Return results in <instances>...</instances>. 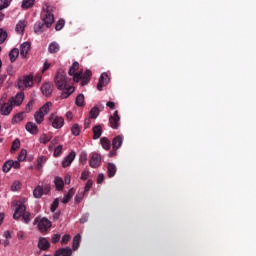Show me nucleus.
I'll return each instance as SVG.
<instances>
[{"label":"nucleus","mask_w":256,"mask_h":256,"mask_svg":"<svg viewBox=\"0 0 256 256\" xmlns=\"http://www.w3.org/2000/svg\"><path fill=\"white\" fill-rule=\"evenodd\" d=\"M42 22H36L34 25L35 33H43L46 29H49L55 22V16L53 15V7L45 5L41 13Z\"/></svg>","instance_id":"nucleus-1"},{"label":"nucleus","mask_w":256,"mask_h":256,"mask_svg":"<svg viewBox=\"0 0 256 256\" xmlns=\"http://www.w3.org/2000/svg\"><path fill=\"white\" fill-rule=\"evenodd\" d=\"M69 81L71 80L67 78V73H65L63 69L57 71L55 76V85L59 91H63V89L71 87V85H69Z\"/></svg>","instance_id":"nucleus-2"},{"label":"nucleus","mask_w":256,"mask_h":256,"mask_svg":"<svg viewBox=\"0 0 256 256\" xmlns=\"http://www.w3.org/2000/svg\"><path fill=\"white\" fill-rule=\"evenodd\" d=\"M17 87L20 91H25V89L33 87V74L20 77L17 82Z\"/></svg>","instance_id":"nucleus-3"},{"label":"nucleus","mask_w":256,"mask_h":256,"mask_svg":"<svg viewBox=\"0 0 256 256\" xmlns=\"http://www.w3.org/2000/svg\"><path fill=\"white\" fill-rule=\"evenodd\" d=\"M48 121L54 129H61V127L65 125V119L55 114H51L48 118Z\"/></svg>","instance_id":"nucleus-4"},{"label":"nucleus","mask_w":256,"mask_h":256,"mask_svg":"<svg viewBox=\"0 0 256 256\" xmlns=\"http://www.w3.org/2000/svg\"><path fill=\"white\" fill-rule=\"evenodd\" d=\"M26 212H27V208L25 207V204L21 201H17L15 204L13 219H15L16 221H19V219H21V216Z\"/></svg>","instance_id":"nucleus-5"},{"label":"nucleus","mask_w":256,"mask_h":256,"mask_svg":"<svg viewBox=\"0 0 256 256\" xmlns=\"http://www.w3.org/2000/svg\"><path fill=\"white\" fill-rule=\"evenodd\" d=\"M51 221H49V219L47 218H42L39 222H38V230L40 231V233H47V231H49V229H51Z\"/></svg>","instance_id":"nucleus-6"},{"label":"nucleus","mask_w":256,"mask_h":256,"mask_svg":"<svg viewBox=\"0 0 256 256\" xmlns=\"http://www.w3.org/2000/svg\"><path fill=\"white\" fill-rule=\"evenodd\" d=\"M119 121H121V117L119 116V111H115L113 115L109 117L110 127L112 129H119Z\"/></svg>","instance_id":"nucleus-7"},{"label":"nucleus","mask_w":256,"mask_h":256,"mask_svg":"<svg viewBox=\"0 0 256 256\" xmlns=\"http://www.w3.org/2000/svg\"><path fill=\"white\" fill-rule=\"evenodd\" d=\"M24 100H25V93L19 92L18 94H16L15 97H12L10 101V105L12 107H19V105H22Z\"/></svg>","instance_id":"nucleus-8"},{"label":"nucleus","mask_w":256,"mask_h":256,"mask_svg":"<svg viewBox=\"0 0 256 256\" xmlns=\"http://www.w3.org/2000/svg\"><path fill=\"white\" fill-rule=\"evenodd\" d=\"M108 83H109V75L104 72L101 74L97 84L98 91H103V87H105V85H107Z\"/></svg>","instance_id":"nucleus-9"},{"label":"nucleus","mask_w":256,"mask_h":256,"mask_svg":"<svg viewBox=\"0 0 256 256\" xmlns=\"http://www.w3.org/2000/svg\"><path fill=\"white\" fill-rule=\"evenodd\" d=\"M89 164H90V167H92L93 169H97V167H101V155L97 153L92 154Z\"/></svg>","instance_id":"nucleus-10"},{"label":"nucleus","mask_w":256,"mask_h":256,"mask_svg":"<svg viewBox=\"0 0 256 256\" xmlns=\"http://www.w3.org/2000/svg\"><path fill=\"white\" fill-rule=\"evenodd\" d=\"M29 51H31V43L30 42H24L20 45V55H21L22 59L27 58Z\"/></svg>","instance_id":"nucleus-11"},{"label":"nucleus","mask_w":256,"mask_h":256,"mask_svg":"<svg viewBox=\"0 0 256 256\" xmlns=\"http://www.w3.org/2000/svg\"><path fill=\"white\" fill-rule=\"evenodd\" d=\"M51 247V243H49V240L45 237H40L38 240V248L40 251H47Z\"/></svg>","instance_id":"nucleus-12"},{"label":"nucleus","mask_w":256,"mask_h":256,"mask_svg":"<svg viewBox=\"0 0 256 256\" xmlns=\"http://www.w3.org/2000/svg\"><path fill=\"white\" fill-rule=\"evenodd\" d=\"M75 157H76L75 151L70 152L69 155H67L62 161V167L65 169L66 167L71 166V163L75 161Z\"/></svg>","instance_id":"nucleus-13"},{"label":"nucleus","mask_w":256,"mask_h":256,"mask_svg":"<svg viewBox=\"0 0 256 256\" xmlns=\"http://www.w3.org/2000/svg\"><path fill=\"white\" fill-rule=\"evenodd\" d=\"M91 77H93V73L91 72V70H86L84 74H82V87H85V85L89 84V82L91 81Z\"/></svg>","instance_id":"nucleus-14"},{"label":"nucleus","mask_w":256,"mask_h":256,"mask_svg":"<svg viewBox=\"0 0 256 256\" xmlns=\"http://www.w3.org/2000/svg\"><path fill=\"white\" fill-rule=\"evenodd\" d=\"M11 111H13V106L11 104L4 103L0 107V114L7 116L11 115Z\"/></svg>","instance_id":"nucleus-15"},{"label":"nucleus","mask_w":256,"mask_h":256,"mask_svg":"<svg viewBox=\"0 0 256 256\" xmlns=\"http://www.w3.org/2000/svg\"><path fill=\"white\" fill-rule=\"evenodd\" d=\"M41 91L45 97H49L53 93V85L51 83H44L41 86Z\"/></svg>","instance_id":"nucleus-16"},{"label":"nucleus","mask_w":256,"mask_h":256,"mask_svg":"<svg viewBox=\"0 0 256 256\" xmlns=\"http://www.w3.org/2000/svg\"><path fill=\"white\" fill-rule=\"evenodd\" d=\"M71 255H73V250H71V248L69 247L60 248L54 254V256H71Z\"/></svg>","instance_id":"nucleus-17"},{"label":"nucleus","mask_w":256,"mask_h":256,"mask_svg":"<svg viewBox=\"0 0 256 256\" xmlns=\"http://www.w3.org/2000/svg\"><path fill=\"white\" fill-rule=\"evenodd\" d=\"M72 93H75V87L69 86L68 88H64L60 95V99H68V97H70Z\"/></svg>","instance_id":"nucleus-18"},{"label":"nucleus","mask_w":256,"mask_h":256,"mask_svg":"<svg viewBox=\"0 0 256 256\" xmlns=\"http://www.w3.org/2000/svg\"><path fill=\"white\" fill-rule=\"evenodd\" d=\"M92 131L94 140L100 139L101 135H103V127L100 124L94 126Z\"/></svg>","instance_id":"nucleus-19"},{"label":"nucleus","mask_w":256,"mask_h":256,"mask_svg":"<svg viewBox=\"0 0 256 256\" xmlns=\"http://www.w3.org/2000/svg\"><path fill=\"white\" fill-rule=\"evenodd\" d=\"M26 131H28V133H31V135H37V133H39V128H37V124L33 122H28L26 124Z\"/></svg>","instance_id":"nucleus-20"},{"label":"nucleus","mask_w":256,"mask_h":256,"mask_svg":"<svg viewBox=\"0 0 256 256\" xmlns=\"http://www.w3.org/2000/svg\"><path fill=\"white\" fill-rule=\"evenodd\" d=\"M47 163V157L39 156L37 158V164L35 166L36 171H43V165Z\"/></svg>","instance_id":"nucleus-21"},{"label":"nucleus","mask_w":256,"mask_h":256,"mask_svg":"<svg viewBox=\"0 0 256 256\" xmlns=\"http://www.w3.org/2000/svg\"><path fill=\"white\" fill-rule=\"evenodd\" d=\"M123 145V136L118 135L116 136L112 141V147L113 149H119Z\"/></svg>","instance_id":"nucleus-22"},{"label":"nucleus","mask_w":256,"mask_h":256,"mask_svg":"<svg viewBox=\"0 0 256 256\" xmlns=\"http://www.w3.org/2000/svg\"><path fill=\"white\" fill-rule=\"evenodd\" d=\"M54 184L56 187V191H63V188L65 187V182L61 177H56L54 179Z\"/></svg>","instance_id":"nucleus-23"},{"label":"nucleus","mask_w":256,"mask_h":256,"mask_svg":"<svg viewBox=\"0 0 256 256\" xmlns=\"http://www.w3.org/2000/svg\"><path fill=\"white\" fill-rule=\"evenodd\" d=\"M107 173L108 177H115V173H117V166L113 163H108L107 165Z\"/></svg>","instance_id":"nucleus-24"},{"label":"nucleus","mask_w":256,"mask_h":256,"mask_svg":"<svg viewBox=\"0 0 256 256\" xmlns=\"http://www.w3.org/2000/svg\"><path fill=\"white\" fill-rule=\"evenodd\" d=\"M61 50V46H59V43L57 42H51L49 47H48V51L49 53H59V51Z\"/></svg>","instance_id":"nucleus-25"},{"label":"nucleus","mask_w":256,"mask_h":256,"mask_svg":"<svg viewBox=\"0 0 256 256\" xmlns=\"http://www.w3.org/2000/svg\"><path fill=\"white\" fill-rule=\"evenodd\" d=\"M100 143H101L103 149H105L106 151H109V149H111V141L109 140V138L102 137L100 139Z\"/></svg>","instance_id":"nucleus-26"},{"label":"nucleus","mask_w":256,"mask_h":256,"mask_svg":"<svg viewBox=\"0 0 256 256\" xmlns=\"http://www.w3.org/2000/svg\"><path fill=\"white\" fill-rule=\"evenodd\" d=\"M11 63H15L17 61V57H19V49L14 48L9 53Z\"/></svg>","instance_id":"nucleus-27"},{"label":"nucleus","mask_w":256,"mask_h":256,"mask_svg":"<svg viewBox=\"0 0 256 256\" xmlns=\"http://www.w3.org/2000/svg\"><path fill=\"white\" fill-rule=\"evenodd\" d=\"M34 119L38 125H41V123H43V121H45V114L41 113L40 111H37L34 114Z\"/></svg>","instance_id":"nucleus-28"},{"label":"nucleus","mask_w":256,"mask_h":256,"mask_svg":"<svg viewBox=\"0 0 256 256\" xmlns=\"http://www.w3.org/2000/svg\"><path fill=\"white\" fill-rule=\"evenodd\" d=\"M99 107L94 106L89 112V119H97L99 117Z\"/></svg>","instance_id":"nucleus-29"},{"label":"nucleus","mask_w":256,"mask_h":256,"mask_svg":"<svg viewBox=\"0 0 256 256\" xmlns=\"http://www.w3.org/2000/svg\"><path fill=\"white\" fill-rule=\"evenodd\" d=\"M81 243V234H77L74 238H73V250L77 251L79 249V245Z\"/></svg>","instance_id":"nucleus-30"},{"label":"nucleus","mask_w":256,"mask_h":256,"mask_svg":"<svg viewBox=\"0 0 256 256\" xmlns=\"http://www.w3.org/2000/svg\"><path fill=\"white\" fill-rule=\"evenodd\" d=\"M75 195V189L71 188L67 195L62 199V203L67 204L68 201H71V198Z\"/></svg>","instance_id":"nucleus-31"},{"label":"nucleus","mask_w":256,"mask_h":256,"mask_svg":"<svg viewBox=\"0 0 256 256\" xmlns=\"http://www.w3.org/2000/svg\"><path fill=\"white\" fill-rule=\"evenodd\" d=\"M75 104L77 105V107H84L85 106V95L79 94L76 97Z\"/></svg>","instance_id":"nucleus-32"},{"label":"nucleus","mask_w":256,"mask_h":256,"mask_svg":"<svg viewBox=\"0 0 256 256\" xmlns=\"http://www.w3.org/2000/svg\"><path fill=\"white\" fill-rule=\"evenodd\" d=\"M33 195L35 199H41L43 197V187L37 186L33 191Z\"/></svg>","instance_id":"nucleus-33"},{"label":"nucleus","mask_w":256,"mask_h":256,"mask_svg":"<svg viewBox=\"0 0 256 256\" xmlns=\"http://www.w3.org/2000/svg\"><path fill=\"white\" fill-rule=\"evenodd\" d=\"M35 5V0H23L22 1V9H31Z\"/></svg>","instance_id":"nucleus-34"},{"label":"nucleus","mask_w":256,"mask_h":256,"mask_svg":"<svg viewBox=\"0 0 256 256\" xmlns=\"http://www.w3.org/2000/svg\"><path fill=\"white\" fill-rule=\"evenodd\" d=\"M25 27H27V23L25 21H19L16 25V31L23 34Z\"/></svg>","instance_id":"nucleus-35"},{"label":"nucleus","mask_w":256,"mask_h":256,"mask_svg":"<svg viewBox=\"0 0 256 256\" xmlns=\"http://www.w3.org/2000/svg\"><path fill=\"white\" fill-rule=\"evenodd\" d=\"M51 105H52L51 102H47L38 111L44 115H47V113H49L50 111Z\"/></svg>","instance_id":"nucleus-36"},{"label":"nucleus","mask_w":256,"mask_h":256,"mask_svg":"<svg viewBox=\"0 0 256 256\" xmlns=\"http://www.w3.org/2000/svg\"><path fill=\"white\" fill-rule=\"evenodd\" d=\"M12 168H13V166H12L11 160H7V161L3 164L2 171H3L4 173H9V171H11Z\"/></svg>","instance_id":"nucleus-37"},{"label":"nucleus","mask_w":256,"mask_h":256,"mask_svg":"<svg viewBox=\"0 0 256 256\" xmlns=\"http://www.w3.org/2000/svg\"><path fill=\"white\" fill-rule=\"evenodd\" d=\"M23 121V112H20L12 118V124L15 125L17 123H21Z\"/></svg>","instance_id":"nucleus-38"},{"label":"nucleus","mask_w":256,"mask_h":256,"mask_svg":"<svg viewBox=\"0 0 256 256\" xmlns=\"http://www.w3.org/2000/svg\"><path fill=\"white\" fill-rule=\"evenodd\" d=\"M78 70H79V62H74L72 64V66L70 67L68 74L70 76H73V75H75L76 71H78Z\"/></svg>","instance_id":"nucleus-39"},{"label":"nucleus","mask_w":256,"mask_h":256,"mask_svg":"<svg viewBox=\"0 0 256 256\" xmlns=\"http://www.w3.org/2000/svg\"><path fill=\"white\" fill-rule=\"evenodd\" d=\"M72 135L75 137H78V135L81 133V127L79 124H74L71 128Z\"/></svg>","instance_id":"nucleus-40"},{"label":"nucleus","mask_w":256,"mask_h":256,"mask_svg":"<svg viewBox=\"0 0 256 256\" xmlns=\"http://www.w3.org/2000/svg\"><path fill=\"white\" fill-rule=\"evenodd\" d=\"M11 5V0H0V11L7 9Z\"/></svg>","instance_id":"nucleus-41"},{"label":"nucleus","mask_w":256,"mask_h":256,"mask_svg":"<svg viewBox=\"0 0 256 256\" xmlns=\"http://www.w3.org/2000/svg\"><path fill=\"white\" fill-rule=\"evenodd\" d=\"M7 41V31L0 29V45H3Z\"/></svg>","instance_id":"nucleus-42"},{"label":"nucleus","mask_w":256,"mask_h":256,"mask_svg":"<svg viewBox=\"0 0 256 256\" xmlns=\"http://www.w3.org/2000/svg\"><path fill=\"white\" fill-rule=\"evenodd\" d=\"M21 217H22L24 223L29 224V223L31 222V213H29V212L26 211V212H24V213L21 215Z\"/></svg>","instance_id":"nucleus-43"},{"label":"nucleus","mask_w":256,"mask_h":256,"mask_svg":"<svg viewBox=\"0 0 256 256\" xmlns=\"http://www.w3.org/2000/svg\"><path fill=\"white\" fill-rule=\"evenodd\" d=\"M72 77H73V79H74V81H75L76 83H79L80 80L83 81V71H80V72H78V73H74V74L72 75Z\"/></svg>","instance_id":"nucleus-44"},{"label":"nucleus","mask_w":256,"mask_h":256,"mask_svg":"<svg viewBox=\"0 0 256 256\" xmlns=\"http://www.w3.org/2000/svg\"><path fill=\"white\" fill-rule=\"evenodd\" d=\"M21 147V141L19 139H15L12 143L11 151H17Z\"/></svg>","instance_id":"nucleus-45"},{"label":"nucleus","mask_w":256,"mask_h":256,"mask_svg":"<svg viewBox=\"0 0 256 256\" xmlns=\"http://www.w3.org/2000/svg\"><path fill=\"white\" fill-rule=\"evenodd\" d=\"M57 207H59V198H56L53 203L50 206V211L52 213H55V211H57Z\"/></svg>","instance_id":"nucleus-46"},{"label":"nucleus","mask_w":256,"mask_h":256,"mask_svg":"<svg viewBox=\"0 0 256 256\" xmlns=\"http://www.w3.org/2000/svg\"><path fill=\"white\" fill-rule=\"evenodd\" d=\"M49 141H51V137L47 136V134H43L40 137V143H42L43 145H47V143H49Z\"/></svg>","instance_id":"nucleus-47"},{"label":"nucleus","mask_w":256,"mask_h":256,"mask_svg":"<svg viewBox=\"0 0 256 256\" xmlns=\"http://www.w3.org/2000/svg\"><path fill=\"white\" fill-rule=\"evenodd\" d=\"M63 27H65V20L60 19L55 26L56 31H61V29H63Z\"/></svg>","instance_id":"nucleus-48"},{"label":"nucleus","mask_w":256,"mask_h":256,"mask_svg":"<svg viewBox=\"0 0 256 256\" xmlns=\"http://www.w3.org/2000/svg\"><path fill=\"white\" fill-rule=\"evenodd\" d=\"M62 152H63V145H58V146L54 149V157H59Z\"/></svg>","instance_id":"nucleus-49"},{"label":"nucleus","mask_w":256,"mask_h":256,"mask_svg":"<svg viewBox=\"0 0 256 256\" xmlns=\"http://www.w3.org/2000/svg\"><path fill=\"white\" fill-rule=\"evenodd\" d=\"M25 159H27V150L23 149L18 156V161H25Z\"/></svg>","instance_id":"nucleus-50"},{"label":"nucleus","mask_w":256,"mask_h":256,"mask_svg":"<svg viewBox=\"0 0 256 256\" xmlns=\"http://www.w3.org/2000/svg\"><path fill=\"white\" fill-rule=\"evenodd\" d=\"M59 241H61V234L52 235L51 243L55 244V243H59Z\"/></svg>","instance_id":"nucleus-51"},{"label":"nucleus","mask_w":256,"mask_h":256,"mask_svg":"<svg viewBox=\"0 0 256 256\" xmlns=\"http://www.w3.org/2000/svg\"><path fill=\"white\" fill-rule=\"evenodd\" d=\"M90 174H91V172H89V170H84L81 174V180L87 181V179H89Z\"/></svg>","instance_id":"nucleus-52"},{"label":"nucleus","mask_w":256,"mask_h":256,"mask_svg":"<svg viewBox=\"0 0 256 256\" xmlns=\"http://www.w3.org/2000/svg\"><path fill=\"white\" fill-rule=\"evenodd\" d=\"M71 239V235L69 234H65L63 237H62V240H61V244L62 245H67L69 243V240Z\"/></svg>","instance_id":"nucleus-53"},{"label":"nucleus","mask_w":256,"mask_h":256,"mask_svg":"<svg viewBox=\"0 0 256 256\" xmlns=\"http://www.w3.org/2000/svg\"><path fill=\"white\" fill-rule=\"evenodd\" d=\"M91 187H93V180H88L85 187H84V193L89 192Z\"/></svg>","instance_id":"nucleus-54"},{"label":"nucleus","mask_w":256,"mask_h":256,"mask_svg":"<svg viewBox=\"0 0 256 256\" xmlns=\"http://www.w3.org/2000/svg\"><path fill=\"white\" fill-rule=\"evenodd\" d=\"M103 181H105V175L103 173L99 174L97 177V183L98 185H101V183H103Z\"/></svg>","instance_id":"nucleus-55"},{"label":"nucleus","mask_w":256,"mask_h":256,"mask_svg":"<svg viewBox=\"0 0 256 256\" xmlns=\"http://www.w3.org/2000/svg\"><path fill=\"white\" fill-rule=\"evenodd\" d=\"M11 165H12V167L14 168V169H19V167H21V163H19V161H13V160H11Z\"/></svg>","instance_id":"nucleus-56"},{"label":"nucleus","mask_w":256,"mask_h":256,"mask_svg":"<svg viewBox=\"0 0 256 256\" xmlns=\"http://www.w3.org/2000/svg\"><path fill=\"white\" fill-rule=\"evenodd\" d=\"M35 102L33 100H30L28 104L26 105V113H29L31 111V107L33 106Z\"/></svg>","instance_id":"nucleus-57"},{"label":"nucleus","mask_w":256,"mask_h":256,"mask_svg":"<svg viewBox=\"0 0 256 256\" xmlns=\"http://www.w3.org/2000/svg\"><path fill=\"white\" fill-rule=\"evenodd\" d=\"M17 238L19 239V241H23V239H25V232L23 231L17 232Z\"/></svg>","instance_id":"nucleus-58"},{"label":"nucleus","mask_w":256,"mask_h":256,"mask_svg":"<svg viewBox=\"0 0 256 256\" xmlns=\"http://www.w3.org/2000/svg\"><path fill=\"white\" fill-rule=\"evenodd\" d=\"M42 189H43V194L48 195V193L51 191V186L45 185Z\"/></svg>","instance_id":"nucleus-59"},{"label":"nucleus","mask_w":256,"mask_h":256,"mask_svg":"<svg viewBox=\"0 0 256 256\" xmlns=\"http://www.w3.org/2000/svg\"><path fill=\"white\" fill-rule=\"evenodd\" d=\"M51 67V64L49 62H45L43 65L42 73H45L49 68Z\"/></svg>","instance_id":"nucleus-60"},{"label":"nucleus","mask_w":256,"mask_h":256,"mask_svg":"<svg viewBox=\"0 0 256 256\" xmlns=\"http://www.w3.org/2000/svg\"><path fill=\"white\" fill-rule=\"evenodd\" d=\"M64 183L66 185H70L71 184V176L70 175H66L64 178Z\"/></svg>","instance_id":"nucleus-61"},{"label":"nucleus","mask_w":256,"mask_h":256,"mask_svg":"<svg viewBox=\"0 0 256 256\" xmlns=\"http://www.w3.org/2000/svg\"><path fill=\"white\" fill-rule=\"evenodd\" d=\"M89 125H91V120L86 119L85 122H84V129H89Z\"/></svg>","instance_id":"nucleus-62"},{"label":"nucleus","mask_w":256,"mask_h":256,"mask_svg":"<svg viewBox=\"0 0 256 256\" xmlns=\"http://www.w3.org/2000/svg\"><path fill=\"white\" fill-rule=\"evenodd\" d=\"M19 189V182H14L12 185V191H17Z\"/></svg>","instance_id":"nucleus-63"},{"label":"nucleus","mask_w":256,"mask_h":256,"mask_svg":"<svg viewBox=\"0 0 256 256\" xmlns=\"http://www.w3.org/2000/svg\"><path fill=\"white\" fill-rule=\"evenodd\" d=\"M106 105L110 108V109H115V102H107Z\"/></svg>","instance_id":"nucleus-64"}]
</instances>
